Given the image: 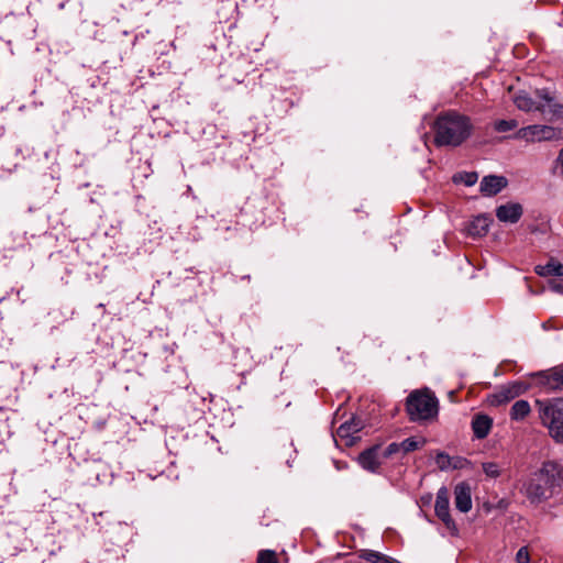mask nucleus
I'll return each instance as SVG.
<instances>
[{
    "instance_id": "nucleus-23",
    "label": "nucleus",
    "mask_w": 563,
    "mask_h": 563,
    "mask_svg": "<svg viewBox=\"0 0 563 563\" xmlns=\"http://www.w3.org/2000/svg\"><path fill=\"white\" fill-rule=\"evenodd\" d=\"M552 174L563 180V147L553 162Z\"/></svg>"
},
{
    "instance_id": "nucleus-7",
    "label": "nucleus",
    "mask_w": 563,
    "mask_h": 563,
    "mask_svg": "<svg viewBox=\"0 0 563 563\" xmlns=\"http://www.w3.org/2000/svg\"><path fill=\"white\" fill-rule=\"evenodd\" d=\"M526 389L527 386L521 382L503 385L494 394L487 396V402L494 407L505 405L523 394Z\"/></svg>"
},
{
    "instance_id": "nucleus-11",
    "label": "nucleus",
    "mask_w": 563,
    "mask_h": 563,
    "mask_svg": "<svg viewBox=\"0 0 563 563\" xmlns=\"http://www.w3.org/2000/svg\"><path fill=\"white\" fill-rule=\"evenodd\" d=\"M540 383L550 390L563 388V366H556L540 374Z\"/></svg>"
},
{
    "instance_id": "nucleus-14",
    "label": "nucleus",
    "mask_w": 563,
    "mask_h": 563,
    "mask_svg": "<svg viewBox=\"0 0 563 563\" xmlns=\"http://www.w3.org/2000/svg\"><path fill=\"white\" fill-rule=\"evenodd\" d=\"M493 419L487 415H476L472 421V430L477 439L486 438L492 429Z\"/></svg>"
},
{
    "instance_id": "nucleus-24",
    "label": "nucleus",
    "mask_w": 563,
    "mask_h": 563,
    "mask_svg": "<svg viewBox=\"0 0 563 563\" xmlns=\"http://www.w3.org/2000/svg\"><path fill=\"white\" fill-rule=\"evenodd\" d=\"M483 471L490 478H497L501 473L499 465L495 462L483 463Z\"/></svg>"
},
{
    "instance_id": "nucleus-2",
    "label": "nucleus",
    "mask_w": 563,
    "mask_h": 563,
    "mask_svg": "<svg viewBox=\"0 0 563 563\" xmlns=\"http://www.w3.org/2000/svg\"><path fill=\"white\" fill-rule=\"evenodd\" d=\"M563 481L561 466L547 461L522 484L521 493L532 505H539L552 497L555 487Z\"/></svg>"
},
{
    "instance_id": "nucleus-12",
    "label": "nucleus",
    "mask_w": 563,
    "mask_h": 563,
    "mask_svg": "<svg viewBox=\"0 0 563 563\" xmlns=\"http://www.w3.org/2000/svg\"><path fill=\"white\" fill-rule=\"evenodd\" d=\"M522 207L517 202L501 205L496 209V217L501 222L516 223L522 216Z\"/></svg>"
},
{
    "instance_id": "nucleus-13",
    "label": "nucleus",
    "mask_w": 563,
    "mask_h": 563,
    "mask_svg": "<svg viewBox=\"0 0 563 563\" xmlns=\"http://www.w3.org/2000/svg\"><path fill=\"white\" fill-rule=\"evenodd\" d=\"M358 462L364 470L369 472H377L380 466L379 449L373 448L364 451L358 456Z\"/></svg>"
},
{
    "instance_id": "nucleus-25",
    "label": "nucleus",
    "mask_w": 563,
    "mask_h": 563,
    "mask_svg": "<svg viewBox=\"0 0 563 563\" xmlns=\"http://www.w3.org/2000/svg\"><path fill=\"white\" fill-rule=\"evenodd\" d=\"M257 563H279L277 555L272 550H262L257 556Z\"/></svg>"
},
{
    "instance_id": "nucleus-1",
    "label": "nucleus",
    "mask_w": 563,
    "mask_h": 563,
    "mask_svg": "<svg viewBox=\"0 0 563 563\" xmlns=\"http://www.w3.org/2000/svg\"><path fill=\"white\" fill-rule=\"evenodd\" d=\"M434 143L438 146L456 147L471 137L474 125L471 118L456 111L438 115L433 125Z\"/></svg>"
},
{
    "instance_id": "nucleus-27",
    "label": "nucleus",
    "mask_w": 563,
    "mask_h": 563,
    "mask_svg": "<svg viewBox=\"0 0 563 563\" xmlns=\"http://www.w3.org/2000/svg\"><path fill=\"white\" fill-rule=\"evenodd\" d=\"M517 563H529L530 562V553L528 547H522L518 550L516 554Z\"/></svg>"
},
{
    "instance_id": "nucleus-26",
    "label": "nucleus",
    "mask_w": 563,
    "mask_h": 563,
    "mask_svg": "<svg viewBox=\"0 0 563 563\" xmlns=\"http://www.w3.org/2000/svg\"><path fill=\"white\" fill-rule=\"evenodd\" d=\"M455 181H462L466 186H473L477 181L476 173H465L454 178Z\"/></svg>"
},
{
    "instance_id": "nucleus-16",
    "label": "nucleus",
    "mask_w": 563,
    "mask_h": 563,
    "mask_svg": "<svg viewBox=\"0 0 563 563\" xmlns=\"http://www.w3.org/2000/svg\"><path fill=\"white\" fill-rule=\"evenodd\" d=\"M536 273L541 277L549 276H563V264L558 262L554 258H550L549 262L544 265H537L534 268Z\"/></svg>"
},
{
    "instance_id": "nucleus-9",
    "label": "nucleus",
    "mask_w": 563,
    "mask_h": 563,
    "mask_svg": "<svg viewBox=\"0 0 563 563\" xmlns=\"http://www.w3.org/2000/svg\"><path fill=\"white\" fill-rule=\"evenodd\" d=\"M454 504L461 512H468L472 509V493L467 483H459L454 488Z\"/></svg>"
},
{
    "instance_id": "nucleus-19",
    "label": "nucleus",
    "mask_w": 563,
    "mask_h": 563,
    "mask_svg": "<svg viewBox=\"0 0 563 563\" xmlns=\"http://www.w3.org/2000/svg\"><path fill=\"white\" fill-rule=\"evenodd\" d=\"M531 411L530 404L527 400H517L510 410V417L512 420H523Z\"/></svg>"
},
{
    "instance_id": "nucleus-20",
    "label": "nucleus",
    "mask_w": 563,
    "mask_h": 563,
    "mask_svg": "<svg viewBox=\"0 0 563 563\" xmlns=\"http://www.w3.org/2000/svg\"><path fill=\"white\" fill-rule=\"evenodd\" d=\"M426 444V439L424 438H408V439H405L402 442H400V445H401V452L402 453H408V452H412V451H416L420 448H422L423 445Z\"/></svg>"
},
{
    "instance_id": "nucleus-4",
    "label": "nucleus",
    "mask_w": 563,
    "mask_h": 563,
    "mask_svg": "<svg viewBox=\"0 0 563 563\" xmlns=\"http://www.w3.org/2000/svg\"><path fill=\"white\" fill-rule=\"evenodd\" d=\"M540 419L555 441L563 440V409L556 404L540 402Z\"/></svg>"
},
{
    "instance_id": "nucleus-5",
    "label": "nucleus",
    "mask_w": 563,
    "mask_h": 563,
    "mask_svg": "<svg viewBox=\"0 0 563 563\" xmlns=\"http://www.w3.org/2000/svg\"><path fill=\"white\" fill-rule=\"evenodd\" d=\"M562 137V130L552 125L532 124L519 129L516 139L529 143L553 141Z\"/></svg>"
},
{
    "instance_id": "nucleus-6",
    "label": "nucleus",
    "mask_w": 563,
    "mask_h": 563,
    "mask_svg": "<svg viewBox=\"0 0 563 563\" xmlns=\"http://www.w3.org/2000/svg\"><path fill=\"white\" fill-rule=\"evenodd\" d=\"M536 98L539 99L538 111L549 121L563 120V104L549 89H538Z\"/></svg>"
},
{
    "instance_id": "nucleus-17",
    "label": "nucleus",
    "mask_w": 563,
    "mask_h": 563,
    "mask_svg": "<svg viewBox=\"0 0 563 563\" xmlns=\"http://www.w3.org/2000/svg\"><path fill=\"white\" fill-rule=\"evenodd\" d=\"M490 219L487 216L475 217L467 227V232L472 236H483L488 232Z\"/></svg>"
},
{
    "instance_id": "nucleus-15",
    "label": "nucleus",
    "mask_w": 563,
    "mask_h": 563,
    "mask_svg": "<svg viewBox=\"0 0 563 563\" xmlns=\"http://www.w3.org/2000/svg\"><path fill=\"white\" fill-rule=\"evenodd\" d=\"M516 107L526 112L538 111L539 99H533L527 91H519L514 96Z\"/></svg>"
},
{
    "instance_id": "nucleus-29",
    "label": "nucleus",
    "mask_w": 563,
    "mask_h": 563,
    "mask_svg": "<svg viewBox=\"0 0 563 563\" xmlns=\"http://www.w3.org/2000/svg\"><path fill=\"white\" fill-rule=\"evenodd\" d=\"M549 288L558 294H563V279L562 280H552L549 283Z\"/></svg>"
},
{
    "instance_id": "nucleus-30",
    "label": "nucleus",
    "mask_w": 563,
    "mask_h": 563,
    "mask_svg": "<svg viewBox=\"0 0 563 563\" xmlns=\"http://www.w3.org/2000/svg\"><path fill=\"white\" fill-rule=\"evenodd\" d=\"M351 426L347 423H343L338 428V435L341 438H346L350 434Z\"/></svg>"
},
{
    "instance_id": "nucleus-3",
    "label": "nucleus",
    "mask_w": 563,
    "mask_h": 563,
    "mask_svg": "<svg viewBox=\"0 0 563 563\" xmlns=\"http://www.w3.org/2000/svg\"><path fill=\"white\" fill-rule=\"evenodd\" d=\"M406 411L410 421H433L439 413V400L429 388L416 389L407 397Z\"/></svg>"
},
{
    "instance_id": "nucleus-10",
    "label": "nucleus",
    "mask_w": 563,
    "mask_h": 563,
    "mask_svg": "<svg viewBox=\"0 0 563 563\" xmlns=\"http://www.w3.org/2000/svg\"><path fill=\"white\" fill-rule=\"evenodd\" d=\"M507 184L504 176L489 175L482 179L479 189L484 196L492 197L500 192Z\"/></svg>"
},
{
    "instance_id": "nucleus-22",
    "label": "nucleus",
    "mask_w": 563,
    "mask_h": 563,
    "mask_svg": "<svg viewBox=\"0 0 563 563\" xmlns=\"http://www.w3.org/2000/svg\"><path fill=\"white\" fill-rule=\"evenodd\" d=\"M435 463L441 471L449 470L450 467H457L456 464H452V459L443 452L437 454Z\"/></svg>"
},
{
    "instance_id": "nucleus-21",
    "label": "nucleus",
    "mask_w": 563,
    "mask_h": 563,
    "mask_svg": "<svg viewBox=\"0 0 563 563\" xmlns=\"http://www.w3.org/2000/svg\"><path fill=\"white\" fill-rule=\"evenodd\" d=\"M518 122L516 120H497L494 122V130L498 133H505L517 129Z\"/></svg>"
},
{
    "instance_id": "nucleus-28",
    "label": "nucleus",
    "mask_w": 563,
    "mask_h": 563,
    "mask_svg": "<svg viewBox=\"0 0 563 563\" xmlns=\"http://www.w3.org/2000/svg\"><path fill=\"white\" fill-rule=\"evenodd\" d=\"M398 452H401V445H400V443H396V442L390 443V444L386 448V450L384 451V453H383V457H388V456H390V455H393V454H396V453H398Z\"/></svg>"
},
{
    "instance_id": "nucleus-8",
    "label": "nucleus",
    "mask_w": 563,
    "mask_h": 563,
    "mask_svg": "<svg viewBox=\"0 0 563 563\" xmlns=\"http://www.w3.org/2000/svg\"><path fill=\"white\" fill-rule=\"evenodd\" d=\"M434 511L438 518L453 533H457V528L450 515V496L446 487H441L437 493Z\"/></svg>"
},
{
    "instance_id": "nucleus-18",
    "label": "nucleus",
    "mask_w": 563,
    "mask_h": 563,
    "mask_svg": "<svg viewBox=\"0 0 563 563\" xmlns=\"http://www.w3.org/2000/svg\"><path fill=\"white\" fill-rule=\"evenodd\" d=\"M360 558L371 563H401L396 559L375 550H363L360 553Z\"/></svg>"
}]
</instances>
